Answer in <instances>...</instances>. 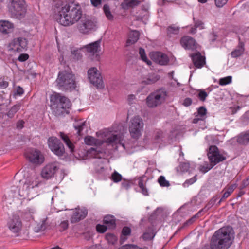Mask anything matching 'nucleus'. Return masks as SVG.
I'll use <instances>...</instances> for the list:
<instances>
[{
	"mask_svg": "<svg viewBox=\"0 0 249 249\" xmlns=\"http://www.w3.org/2000/svg\"><path fill=\"white\" fill-rule=\"evenodd\" d=\"M140 3V1L138 0H128L126 5L128 7H133L138 5Z\"/></svg>",
	"mask_w": 249,
	"mask_h": 249,
	"instance_id": "41",
	"label": "nucleus"
},
{
	"mask_svg": "<svg viewBox=\"0 0 249 249\" xmlns=\"http://www.w3.org/2000/svg\"><path fill=\"white\" fill-rule=\"evenodd\" d=\"M9 11L15 18H21L26 13V9L24 0H12Z\"/></svg>",
	"mask_w": 249,
	"mask_h": 249,
	"instance_id": "10",
	"label": "nucleus"
},
{
	"mask_svg": "<svg viewBox=\"0 0 249 249\" xmlns=\"http://www.w3.org/2000/svg\"><path fill=\"white\" fill-rule=\"evenodd\" d=\"M249 184V178H247L246 180L243 181L242 187L244 188Z\"/></svg>",
	"mask_w": 249,
	"mask_h": 249,
	"instance_id": "60",
	"label": "nucleus"
},
{
	"mask_svg": "<svg viewBox=\"0 0 249 249\" xmlns=\"http://www.w3.org/2000/svg\"><path fill=\"white\" fill-rule=\"evenodd\" d=\"M49 147L56 155L62 156L65 152L63 144L56 137H52L48 140Z\"/></svg>",
	"mask_w": 249,
	"mask_h": 249,
	"instance_id": "12",
	"label": "nucleus"
},
{
	"mask_svg": "<svg viewBox=\"0 0 249 249\" xmlns=\"http://www.w3.org/2000/svg\"><path fill=\"white\" fill-rule=\"evenodd\" d=\"M207 155L211 164L207 163L200 166L199 170L203 173L207 172L216 164L225 160V157L219 153L218 148L215 145L209 147Z\"/></svg>",
	"mask_w": 249,
	"mask_h": 249,
	"instance_id": "6",
	"label": "nucleus"
},
{
	"mask_svg": "<svg viewBox=\"0 0 249 249\" xmlns=\"http://www.w3.org/2000/svg\"><path fill=\"white\" fill-rule=\"evenodd\" d=\"M39 183L37 176L35 174L32 175L26 179L24 183L21 185L19 188L12 190L14 191V196L21 199L30 196L33 198L37 195L36 188Z\"/></svg>",
	"mask_w": 249,
	"mask_h": 249,
	"instance_id": "4",
	"label": "nucleus"
},
{
	"mask_svg": "<svg viewBox=\"0 0 249 249\" xmlns=\"http://www.w3.org/2000/svg\"><path fill=\"white\" fill-rule=\"evenodd\" d=\"M97 137L101 139H97L93 137L88 136L85 138L84 142L87 145L99 146L104 142L108 144H119L125 148L124 145L122 143L120 136H118L111 129H104L96 133Z\"/></svg>",
	"mask_w": 249,
	"mask_h": 249,
	"instance_id": "3",
	"label": "nucleus"
},
{
	"mask_svg": "<svg viewBox=\"0 0 249 249\" xmlns=\"http://www.w3.org/2000/svg\"><path fill=\"white\" fill-rule=\"evenodd\" d=\"M140 36L139 32L133 31L131 32L129 35V38L126 42V45L129 46L136 42Z\"/></svg>",
	"mask_w": 249,
	"mask_h": 249,
	"instance_id": "24",
	"label": "nucleus"
},
{
	"mask_svg": "<svg viewBox=\"0 0 249 249\" xmlns=\"http://www.w3.org/2000/svg\"><path fill=\"white\" fill-rule=\"evenodd\" d=\"M60 226L63 230H65L68 228V222L67 221H64L61 223Z\"/></svg>",
	"mask_w": 249,
	"mask_h": 249,
	"instance_id": "56",
	"label": "nucleus"
},
{
	"mask_svg": "<svg viewBox=\"0 0 249 249\" xmlns=\"http://www.w3.org/2000/svg\"><path fill=\"white\" fill-rule=\"evenodd\" d=\"M203 24V23L202 21L198 20L195 22L194 26L196 28H197L201 27L202 26Z\"/></svg>",
	"mask_w": 249,
	"mask_h": 249,
	"instance_id": "59",
	"label": "nucleus"
},
{
	"mask_svg": "<svg viewBox=\"0 0 249 249\" xmlns=\"http://www.w3.org/2000/svg\"><path fill=\"white\" fill-rule=\"evenodd\" d=\"M27 45V41L24 38L13 39L9 44L10 49L15 52H21Z\"/></svg>",
	"mask_w": 249,
	"mask_h": 249,
	"instance_id": "16",
	"label": "nucleus"
},
{
	"mask_svg": "<svg viewBox=\"0 0 249 249\" xmlns=\"http://www.w3.org/2000/svg\"><path fill=\"white\" fill-rule=\"evenodd\" d=\"M179 31V28L175 26H171L167 28V34L169 35L177 34Z\"/></svg>",
	"mask_w": 249,
	"mask_h": 249,
	"instance_id": "37",
	"label": "nucleus"
},
{
	"mask_svg": "<svg viewBox=\"0 0 249 249\" xmlns=\"http://www.w3.org/2000/svg\"><path fill=\"white\" fill-rule=\"evenodd\" d=\"M122 175L116 171H114V172L111 175V179L114 182H118L122 180Z\"/></svg>",
	"mask_w": 249,
	"mask_h": 249,
	"instance_id": "33",
	"label": "nucleus"
},
{
	"mask_svg": "<svg viewBox=\"0 0 249 249\" xmlns=\"http://www.w3.org/2000/svg\"><path fill=\"white\" fill-rule=\"evenodd\" d=\"M229 195H230L229 193V192H227V191H226V192L224 193V194L223 195L222 197V198L219 200V201L218 202V203L219 204V203L221 202V200H222V199H225V198H227V197L229 196Z\"/></svg>",
	"mask_w": 249,
	"mask_h": 249,
	"instance_id": "61",
	"label": "nucleus"
},
{
	"mask_svg": "<svg viewBox=\"0 0 249 249\" xmlns=\"http://www.w3.org/2000/svg\"><path fill=\"white\" fill-rule=\"evenodd\" d=\"M237 142L242 144H246L249 142V132L241 134L237 138Z\"/></svg>",
	"mask_w": 249,
	"mask_h": 249,
	"instance_id": "28",
	"label": "nucleus"
},
{
	"mask_svg": "<svg viewBox=\"0 0 249 249\" xmlns=\"http://www.w3.org/2000/svg\"><path fill=\"white\" fill-rule=\"evenodd\" d=\"M136 97L133 94H130L128 96L127 100L129 104H133L135 100Z\"/></svg>",
	"mask_w": 249,
	"mask_h": 249,
	"instance_id": "52",
	"label": "nucleus"
},
{
	"mask_svg": "<svg viewBox=\"0 0 249 249\" xmlns=\"http://www.w3.org/2000/svg\"><path fill=\"white\" fill-rule=\"evenodd\" d=\"M104 223L109 228H114L115 226V220L114 216L112 215H107L104 218Z\"/></svg>",
	"mask_w": 249,
	"mask_h": 249,
	"instance_id": "25",
	"label": "nucleus"
},
{
	"mask_svg": "<svg viewBox=\"0 0 249 249\" xmlns=\"http://www.w3.org/2000/svg\"><path fill=\"white\" fill-rule=\"evenodd\" d=\"M86 122H82L78 124L74 125V128L76 130H77V134L78 135H83L82 131L83 130L84 128V126H85Z\"/></svg>",
	"mask_w": 249,
	"mask_h": 249,
	"instance_id": "35",
	"label": "nucleus"
},
{
	"mask_svg": "<svg viewBox=\"0 0 249 249\" xmlns=\"http://www.w3.org/2000/svg\"><path fill=\"white\" fill-rule=\"evenodd\" d=\"M26 158L32 163L41 164L44 161V156L40 151L36 149L27 150L25 153Z\"/></svg>",
	"mask_w": 249,
	"mask_h": 249,
	"instance_id": "14",
	"label": "nucleus"
},
{
	"mask_svg": "<svg viewBox=\"0 0 249 249\" xmlns=\"http://www.w3.org/2000/svg\"><path fill=\"white\" fill-rule=\"evenodd\" d=\"M233 229L231 226L223 227L213 235L211 241V249H228L232 244L234 236Z\"/></svg>",
	"mask_w": 249,
	"mask_h": 249,
	"instance_id": "2",
	"label": "nucleus"
},
{
	"mask_svg": "<svg viewBox=\"0 0 249 249\" xmlns=\"http://www.w3.org/2000/svg\"><path fill=\"white\" fill-rule=\"evenodd\" d=\"M186 168V164L185 163H183L177 167V171L178 172H185L187 169Z\"/></svg>",
	"mask_w": 249,
	"mask_h": 249,
	"instance_id": "43",
	"label": "nucleus"
},
{
	"mask_svg": "<svg viewBox=\"0 0 249 249\" xmlns=\"http://www.w3.org/2000/svg\"><path fill=\"white\" fill-rule=\"evenodd\" d=\"M56 81L59 89L62 90H71L74 89L76 86L74 76L70 71H60Z\"/></svg>",
	"mask_w": 249,
	"mask_h": 249,
	"instance_id": "7",
	"label": "nucleus"
},
{
	"mask_svg": "<svg viewBox=\"0 0 249 249\" xmlns=\"http://www.w3.org/2000/svg\"><path fill=\"white\" fill-rule=\"evenodd\" d=\"M236 185L235 184H232L228 188L227 190L226 191L227 192L229 193V194L230 195L233 190L236 188Z\"/></svg>",
	"mask_w": 249,
	"mask_h": 249,
	"instance_id": "55",
	"label": "nucleus"
},
{
	"mask_svg": "<svg viewBox=\"0 0 249 249\" xmlns=\"http://www.w3.org/2000/svg\"><path fill=\"white\" fill-rule=\"evenodd\" d=\"M243 44L240 43L237 49L234 50L231 53V55L232 57L236 58L240 56L244 52Z\"/></svg>",
	"mask_w": 249,
	"mask_h": 249,
	"instance_id": "27",
	"label": "nucleus"
},
{
	"mask_svg": "<svg viewBox=\"0 0 249 249\" xmlns=\"http://www.w3.org/2000/svg\"><path fill=\"white\" fill-rule=\"evenodd\" d=\"M24 122L23 121H20L17 123V127L18 129H21L23 127Z\"/></svg>",
	"mask_w": 249,
	"mask_h": 249,
	"instance_id": "63",
	"label": "nucleus"
},
{
	"mask_svg": "<svg viewBox=\"0 0 249 249\" xmlns=\"http://www.w3.org/2000/svg\"><path fill=\"white\" fill-rule=\"evenodd\" d=\"M160 79V77L156 73H149L146 77L143 78L142 83L147 85L152 84Z\"/></svg>",
	"mask_w": 249,
	"mask_h": 249,
	"instance_id": "23",
	"label": "nucleus"
},
{
	"mask_svg": "<svg viewBox=\"0 0 249 249\" xmlns=\"http://www.w3.org/2000/svg\"><path fill=\"white\" fill-rule=\"evenodd\" d=\"M154 235L153 233L145 232L143 235V238L144 240H150L154 238Z\"/></svg>",
	"mask_w": 249,
	"mask_h": 249,
	"instance_id": "46",
	"label": "nucleus"
},
{
	"mask_svg": "<svg viewBox=\"0 0 249 249\" xmlns=\"http://www.w3.org/2000/svg\"><path fill=\"white\" fill-rule=\"evenodd\" d=\"M53 9L56 20L64 26H70L77 23L83 15L80 5L74 2L64 3L61 1H56Z\"/></svg>",
	"mask_w": 249,
	"mask_h": 249,
	"instance_id": "1",
	"label": "nucleus"
},
{
	"mask_svg": "<svg viewBox=\"0 0 249 249\" xmlns=\"http://www.w3.org/2000/svg\"><path fill=\"white\" fill-rule=\"evenodd\" d=\"M87 249H101V246L100 245H95Z\"/></svg>",
	"mask_w": 249,
	"mask_h": 249,
	"instance_id": "64",
	"label": "nucleus"
},
{
	"mask_svg": "<svg viewBox=\"0 0 249 249\" xmlns=\"http://www.w3.org/2000/svg\"><path fill=\"white\" fill-rule=\"evenodd\" d=\"M207 93L204 91H201L198 94L200 100L204 101L207 97Z\"/></svg>",
	"mask_w": 249,
	"mask_h": 249,
	"instance_id": "47",
	"label": "nucleus"
},
{
	"mask_svg": "<svg viewBox=\"0 0 249 249\" xmlns=\"http://www.w3.org/2000/svg\"><path fill=\"white\" fill-rule=\"evenodd\" d=\"M77 25L79 31L82 34H87L96 26L95 23L89 18L82 16Z\"/></svg>",
	"mask_w": 249,
	"mask_h": 249,
	"instance_id": "13",
	"label": "nucleus"
},
{
	"mask_svg": "<svg viewBox=\"0 0 249 249\" xmlns=\"http://www.w3.org/2000/svg\"><path fill=\"white\" fill-rule=\"evenodd\" d=\"M139 247L133 245H126L122 246L119 249H138Z\"/></svg>",
	"mask_w": 249,
	"mask_h": 249,
	"instance_id": "48",
	"label": "nucleus"
},
{
	"mask_svg": "<svg viewBox=\"0 0 249 249\" xmlns=\"http://www.w3.org/2000/svg\"><path fill=\"white\" fill-rule=\"evenodd\" d=\"M121 186L122 188L127 189L129 188L130 185L128 182L126 181H124L123 182H122Z\"/></svg>",
	"mask_w": 249,
	"mask_h": 249,
	"instance_id": "57",
	"label": "nucleus"
},
{
	"mask_svg": "<svg viewBox=\"0 0 249 249\" xmlns=\"http://www.w3.org/2000/svg\"><path fill=\"white\" fill-rule=\"evenodd\" d=\"M207 110L206 108L203 107H201L198 110V114L200 117H203L206 115Z\"/></svg>",
	"mask_w": 249,
	"mask_h": 249,
	"instance_id": "45",
	"label": "nucleus"
},
{
	"mask_svg": "<svg viewBox=\"0 0 249 249\" xmlns=\"http://www.w3.org/2000/svg\"><path fill=\"white\" fill-rule=\"evenodd\" d=\"M8 86V83L4 81L3 79H0V88L1 89L6 88Z\"/></svg>",
	"mask_w": 249,
	"mask_h": 249,
	"instance_id": "51",
	"label": "nucleus"
},
{
	"mask_svg": "<svg viewBox=\"0 0 249 249\" xmlns=\"http://www.w3.org/2000/svg\"><path fill=\"white\" fill-rule=\"evenodd\" d=\"M167 96V92L165 89H160L150 93L146 98V102L148 107H155L165 100Z\"/></svg>",
	"mask_w": 249,
	"mask_h": 249,
	"instance_id": "8",
	"label": "nucleus"
},
{
	"mask_svg": "<svg viewBox=\"0 0 249 249\" xmlns=\"http://www.w3.org/2000/svg\"><path fill=\"white\" fill-rule=\"evenodd\" d=\"M24 92L23 89L20 87H18L17 89V93L18 95H22Z\"/></svg>",
	"mask_w": 249,
	"mask_h": 249,
	"instance_id": "62",
	"label": "nucleus"
},
{
	"mask_svg": "<svg viewBox=\"0 0 249 249\" xmlns=\"http://www.w3.org/2000/svg\"><path fill=\"white\" fill-rule=\"evenodd\" d=\"M20 105L19 104H17L13 106L8 111L7 113V116L9 118H13L15 115V114L20 109Z\"/></svg>",
	"mask_w": 249,
	"mask_h": 249,
	"instance_id": "29",
	"label": "nucleus"
},
{
	"mask_svg": "<svg viewBox=\"0 0 249 249\" xmlns=\"http://www.w3.org/2000/svg\"><path fill=\"white\" fill-rule=\"evenodd\" d=\"M28 58L29 55L27 54H21L19 56L18 60L20 62H24L27 60Z\"/></svg>",
	"mask_w": 249,
	"mask_h": 249,
	"instance_id": "49",
	"label": "nucleus"
},
{
	"mask_svg": "<svg viewBox=\"0 0 249 249\" xmlns=\"http://www.w3.org/2000/svg\"><path fill=\"white\" fill-rule=\"evenodd\" d=\"M143 124L142 119L140 116H136L131 119L129 130L132 137L138 139L142 135Z\"/></svg>",
	"mask_w": 249,
	"mask_h": 249,
	"instance_id": "9",
	"label": "nucleus"
},
{
	"mask_svg": "<svg viewBox=\"0 0 249 249\" xmlns=\"http://www.w3.org/2000/svg\"><path fill=\"white\" fill-rule=\"evenodd\" d=\"M60 136L69 148L70 151L73 152L74 151V145L70 141L68 136L62 132L60 133Z\"/></svg>",
	"mask_w": 249,
	"mask_h": 249,
	"instance_id": "26",
	"label": "nucleus"
},
{
	"mask_svg": "<svg viewBox=\"0 0 249 249\" xmlns=\"http://www.w3.org/2000/svg\"><path fill=\"white\" fill-rule=\"evenodd\" d=\"M88 213L87 210L83 208L82 209H77L72 210V215L71 218V223H76L81 219H84Z\"/></svg>",
	"mask_w": 249,
	"mask_h": 249,
	"instance_id": "18",
	"label": "nucleus"
},
{
	"mask_svg": "<svg viewBox=\"0 0 249 249\" xmlns=\"http://www.w3.org/2000/svg\"><path fill=\"white\" fill-rule=\"evenodd\" d=\"M91 3L94 7H98L101 4V0H90Z\"/></svg>",
	"mask_w": 249,
	"mask_h": 249,
	"instance_id": "54",
	"label": "nucleus"
},
{
	"mask_svg": "<svg viewBox=\"0 0 249 249\" xmlns=\"http://www.w3.org/2000/svg\"><path fill=\"white\" fill-rule=\"evenodd\" d=\"M197 44L195 40L188 36V49L194 50L196 48Z\"/></svg>",
	"mask_w": 249,
	"mask_h": 249,
	"instance_id": "32",
	"label": "nucleus"
},
{
	"mask_svg": "<svg viewBox=\"0 0 249 249\" xmlns=\"http://www.w3.org/2000/svg\"><path fill=\"white\" fill-rule=\"evenodd\" d=\"M71 53L73 58L76 59H79L81 57V56L79 53V51L77 49H71Z\"/></svg>",
	"mask_w": 249,
	"mask_h": 249,
	"instance_id": "40",
	"label": "nucleus"
},
{
	"mask_svg": "<svg viewBox=\"0 0 249 249\" xmlns=\"http://www.w3.org/2000/svg\"><path fill=\"white\" fill-rule=\"evenodd\" d=\"M139 54L141 56V59L148 65H151V62L149 60L145 53V51L143 49L140 48L139 49Z\"/></svg>",
	"mask_w": 249,
	"mask_h": 249,
	"instance_id": "30",
	"label": "nucleus"
},
{
	"mask_svg": "<svg viewBox=\"0 0 249 249\" xmlns=\"http://www.w3.org/2000/svg\"><path fill=\"white\" fill-rule=\"evenodd\" d=\"M150 56L154 62L160 65H167L169 61L167 56L160 52H152L150 54Z\"/></svg>",
	"mask_w": 249,
	"mask_h": 249,
	"instance_id": "19",
	"label": "nucleus"
},
{
	"mask_svg": "<svg viewBox=\"0 0 249 249\" xmlns=\"http://www.w3.org/2000/svg\"><path fill=\"white\" fill-rule=\"evenodd\" d=\"M201 213V211H199L197 213L193 216L190 219L188 220V225L192 224L196 219L198 217L199 214Z\"/></svg>",
	"mask_w": 249,
	"mask_h": 249,
	"instance_id": "50",
	"label": "nucleus"
},
{
	"mask_svg": "<svg viewBox=\"0 0 249 249\" xmlns=\"http://www.w3.org/2000/svg\"><path fill=\"white\" fill-rule=\"evenodd\" d=\"M139 186L141 189L142 193L145 196L148 195V191L147 189L145 187L143 183L142 180H140L139 181Z\"/></svg>",
	"mask_w": 249,
	"mask_h": 249,
	"instance_id": "39",
	"label": "nucleus"
},
{
	"mask_svg": "<svg viewBox=\"0 0 249 249\" xmlns=\"http://www.w3.org/2000/svg\"><path fill=\"white\" fill-rule=\"evenodd\" d=\"M13 25L8 21H0V32L8 34L12 31Z\"/></svg>",
	"mask_w": 249,
	"mask_h": 249,
	"instance_id": "22",
	"label": "nucleus"
},
{
	"mask_svg": "<svg viewBox=\"0 0 249 249\" xmlns=\"http://www.w3.org/2000/svg\"><path fill=\"white\" fill-rule=\"evenodd\" d=\"M231 81V77L227 76L221 78L219 80V84L221 85H225L230 83Z\"/></svg>",
	"mask_w": 249,
	"mask_h": 249,
	"instance_id": "38",
	"label": "nucleus"
},
{
	"mask_svg": "<svg viewBox=\"0 0 249 249\" xmlns=\"http://www.w3.org/2000/svg\"><path fill=\"white\" fill-rule=\"evenodd\" d=\"M101 39L95 41L85 46L88 52L92 54L98 53L101 51Z\"/></svg>",
	"mask_w": 249,
	"mask_h": 249,
	"instance_id": "21",
	"label": "nucleus"
},
{
	"mask_svg": "<svg viewBox=\"0 0 249 249\" xmlns=\"http://www.w3.org/2000/svg\"><path fill=\"white\" fill-rule=\"evenodd\" d=\"M228 1V0H215L216 6L218 7H222Z\"/></svg>",
	"mask_w": 249,
	"mask_h": 249,
	"instance_id": "44",
	"label": "nucleus"
},
{
	"mask_svg": "<svg viewBox=\"0 0 249 249\" xmlns=\"http://www.w3.org/2000/svg\"><path fill=\"white\" fill-rule=\"evenodd\" d=\"M107 226L98 224L96 226V229L98 232L100 233H104L107 229Z\"/></svg>",
	"mask_w": 249,
	"mask_h": 249,
	"instance_id": "42",
	"label": "nucleus"
},
{
	"mask_svg": "<svg viewBox=\"0 0 249 249\" xmlns=\"http://www.w3.org/2000/svg\"><path fill=\"white\" fill-rule=\"evenodd\" d=\"M8 226L12 232L14 233L19 232L22 228V223L19 216L13 215L8 223Z\"/></svg>",
	"mask_w": 249,
	"mask_h": 249,
	"instance_id": "17",
	"label": "nucleus"
},
{
	"mask_svg": "<svg viewBox=\"0 0 249 249\" xmlns=\"http://www.w3.org/2000/svg\"><path fill=\"white\" fill-rule=\"evenodd\" d=\"M51 107L57 115L63 113L65 110L71 106L70 100L58 93H54L50 97Z\"/></svg>",
	"mask_w": 249,
	"mask_h": 249,
	"instance_id": "5",
	"label": "nucleus"
},
{
	"mask_svg": "<svg viewBox=\"0 0 249 249\" xmlns=\"http://www.w3.org/2000/svg\"><path fill=\"white\" fill-rule=\"evenodd\" d=\"M131 231L130 228L128 227H124L122 231V235L121 237V240H125V238H124V236L130 235Z\"/></svg>",
	"mask_w": 249,
	"mask_h": 249,
	"instance_id": "36",
	"label": "nucleus"
},
{
	"mask_svg": "<svg viewBox=\"0 0 249 249\" xmlns=\"http://www.w3.org/2000/svg\"><path fill=\"white\" fill-rule=\"evenodd\" d=\"M158 182L161 187H169V182L163 176H160L158 178Z\"/></svg>",
	"mask_w": 249,
	"mask_h": 249,
	"instance_id": "34",
	"label": "nucleus"
},
{
	"mask_svg": "<svg viewBox=\"0 0 249 249\" xmlns=\"http://www.w3.org/2000/svg\"><path fill=\"white\" fill-rule=\"evenodd\" d=\"M103 10L108 19L112 20L113 18V16L110 12V8L108 5L105 4L104 5Z\"/></svg>",
	"mask_w": 249,
	"mask_h": 249,
	"instance_id": "31",
	"label": "nucleus"
},
{
	"mask_svg": "<svg viewBox=\"0 0 249 249\" xmlns=\"http://www.w3.org/2000/svg\"><path fill=\"white\" fill-rule=\"evenodd\" d=\"M59 165L57 162H53L47 164L42 170L41 177L45 179L53 177L58 170Z\"/></svg>",
	"mask_w": 249,
	"mask_h": 249,
	"instance_id": "15",
	"label": "nucleus"
},
{
	"mask_svg": "<svg viewBox=\"0 0 249 249\" xmlns=\"http://www.w3.org/2000/svg\"><path fill=\"white\" fill-rule=\"evenodd\" d=\"M180 43L181 45L185 49H187V37L185 36L183 37L180 40Z\"/></svg>",
	"mask_w": 249,
	"mask_h": 249,
	"instance_id": "53",
	"label": "nucleus"
},
{
	"mask_svg": "<svg viewBox=\"0 0 249 249\" xmlns=\"http://www.w3.org/2000/svg\"><path fill=\"white\" fill-rule=\"evenodd\" d=\"M190 56L194 66L197 68H201L206 64L205 56L202 55L199 52L190 54Z\"/></svg>",
	"mask_w": 249,
	"mask_h": 249,
	"instance_id": "20",
	"label": "nucleus"
},
{
	"mask_svg": "<svg viewBox=\"0 0 249 249\" xmlns=\"http://www.w3.org/2000/svg\"><path fill=\"white\" fill-rule=\"evenodd\" d=\"M196 175H195L193 178L188 180V184H192L196 181Z\"/></svg>",
	"mask_w": 249,
	"mask_h": 249,
	"instance_id": "58",
	"label": "nucleus"
},
{
	"mask_svg": "<svg viewBox=\"0 0 249 249\" xmlns=\"http://www.w3.org/2000/svg\"><path fill=\"white\" fill-rule=\"evenodd\" d=\"M88 78L90 82L98 89H103L104 84L100 71L95 67H91L88 71Z\"/></svg>",
	"mask_w": 249,
	"mask_h": 249,
	"instance_id": "11",
	"label": "nucleus"
}]
</instances>
